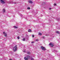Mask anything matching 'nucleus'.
<instances>
[{
    "label": "nucleus",
    "instance_id": "nucleus-15",
    "mask_svg": "<svg viewBox=\"0 0 60 60\" xmlns=\"http://www.w3.org/2000/svg\"><path fill=\"white\" fill-rule=\"evenodd\" d=\"M46 50V48H45L44 47V49L42 50Z\"/></svg>",
    "mask_w": 60,
    "mask_h": 60
},
{
    "label": "nucleus",
    "instance_id": "nucleus-11",
    "mask_svg": "<svg viewBox=\"0 0 60 60\" xmlns=\"http://www.w3.org/2000/svg\"><path fill=\"white\" fill-rule=\"evenodd\" d=\"M44 48V47H43L42 46H41V48L42 50V49H43Z\"/></svg>",
    "mask_w": 60,
    "mask_h": 60
},
{
    "label": "nucleus",
    "instance_id": "nucleus-9",
    "mask_svg": "<svg viewBox=\"0 0 60 60\" xmlns=\"http://www.w3.org/2000/svg\"><path fill=\"white\" fill-rule=\"evenodd\" d=\"M29 3H30V4H32V3H33V2H32V1H29Z\"/></svg>",
    "mask_w": 60,
    "mask_h": 60
},
{
    "label": "nucleus",
    "instance_id": "nucleus-24",
    "mask_svg": "<svg viewBox=\"0 0 60 60\" xmlns=\"http://www.w3.org/2000/svg\"><path fill=\"white\" fill-rule=\"evenodd\" d=\"M34 41H32L31 42L32 43H34Z\"/></svg>",
    "mask_w": 60,
    "mask_h": 60
},
{
    "label": "nucleus",
    "instance_id": "nucleus-27",
    "mask_svg": "<svg viewBox=\"0 0 60 60\" xmlns=\"http://www.w3.org/2000/svg\"><path fill=\"white\" fill-rule=\"evenodd\" d=\"M51 8H49V10H51Z\"/></svg>",
    "mask_w": 60,
    "mask_h": 60
},
{
    "label": "nucleus",
    "instance_id": "nucleus-7",
    "mask_svg": "<svg viewBox=\"0 0 60 60\" xmlns=\"http://www.w3.org/2000/svg\"><path fill=\"white\" fill-rule=\"evenodd\" d=\"M56 33H57V34H60V32H59L57 31H56Z\"/></svg>",
    "mask_w": 60,
    "mask_h": 60
},
{
    "label": "nucleus",
    "instance_id": "nucleus-1",
    "mask_svg": "<svg viewBox=\"0 0 60 60\" xmlns=\"http://www.w3.org/2000/svg\"><path fill=\"white\" fill-rule=\"evenodd\" d=\"M17 45H15V46L13 48V49L14 51H16L17 50Z\"/></svg>",
    "mask_w": 60,
    "mask_h": 60
},
{
    "label": "nucleus",
    "instance_id": "nucleus-26",
    "mask_svg": "<svg viewBox=\"0 0 60 60\" xmlns=\"http://www.w3.org/2000/svg\"><path fill=\"white\" fill-rule=\"evenodd\" d=\"M32 36L33 37H34V35H32Z\"/></svg>",
    "mask_w": 60,
    "mask_h": 60
},
{
    "label": "nucleus",
    "instance_id": "nucleus-5",
    "mask_svg": "<svg viewBox=\"0 0 60 60\" xmlns=\"http://www.w3.org/2000/svg\"><path fill=\"white\" fill-rule=\"evenodd\" d=\"M27 58L28 59V60H29V59H30V57L29 56H27Z\"/></svg>",
    "mask_w": 60,
    "mask_h": 60
},
{
    "label": "nucleus",
    "instance_id": "nucleus-13",
    "mask_svg": "<svg viewBox=\"0 0 60 60\" xmlns=\"http://www.w3.org/2000/svg\"><path fill=\"white\" fill-rule=\"evenodd\" d=\"M28 32H31V30L30 29H29Z\"/></svg>",
    "mask_w": 60,
    "mask_h": 60
},
{
    "label": "nucleus",
    "instance_id": "nucleus-4",
    "mask_svg": "<svg viewBox=\"0 0 60 60\" xmlns=\"http://www.w3.org/2000/svg\"><path fill=\"white\" fill-rule=\"evenodd\" d=\"M3 34H4V36L6 37V36H7V34H6V33H5V32H4L3 33Z\"/></svg>",
    "mask_w": 60,
    "mask_h": 60
},
{
    "label": "nucleus",
    "instance_id": "nucleus-29",
    "mask_svg": "<svg viewBox=\"0 0 60 60\" xmlns=\"http://www.w3.org/2000/svg\"><path fill=\"white\" fill-rule=\"evenodd\" d=\"M10 60H12V59H10Z\"/></svg>",
    "mask_w": 60,
    "mask_h": 60
},
{
    "label": "nucleus",
    "instance_id": "nucleus-20",
    "mask_svg": "<svg viewBox=\"0 0 60 60\" xmlns=\"http://www.w3.org/2000/svg\"><path fill=\"white\" fill-rule=\"evenodd\" d=\"M31 60H34V59H33V58H31Z\"/></svg>",
    "mask_w": 60,
    "mask_h": 60
},
{
    "label": "nucleus",
    "instance_id": "nucleus-18",
    "mask_svg": "<svg viewBox=\"0 0 60 60\" xmlns=\"http://www.w3.org/2000/svg\"><path fill=\"white\" fill-rule=\"evenodd\" d=\"M42 38H43V39H45V37H44V36H42Z\"/></svg>",
    "mask_w": 60,
    "mask_h": 60
},
{
    "label": "nucleus",
    "instance_id": "nucleus-23",
    "mask_svg": "<svg viewBox=\"0 0 60 60\" xmlns=\"http://www.w3.org/2000/svg\"><path fill=\"white\" fill-rule=\"evenodd\" d=\"M54 6H55L56 5V4H54Z\"/></svg>",
    "mask_w": 60,
    "mask_h": 60
},
{
    "label": "nucleus",
    "instance_id": "nucleus-12",
    "mask_svg": "<svg viewBox=\"0 0 60 60\" xmlns=\"http://www.w3.org/2000/svg\"><path fill=\"white\" fill-rule=\"evenodd\" d=\"M3 11L4 12H5V9H3Z\"/></svg>",
    "mask_w": 60,
    "mask_h": 60
},
{
    "label": "nucleus",
    "instance_id": "nucleus-30",
    "mask_svg": "<svg viewBox=\"0 0 60 60\" xmlns=\"http://www.w3.org/2000/svg\"><path fill=\"white\" fill-rule=\"evenodd\" d=\"M59 19H57V20H59Z\"/></svg>",
    "mask_w": 60,
    "mask_h": 60
},
{
    "label": "nucleus",
    "instance_id": "nucleus-3",
    "mask_svg": "<svg viewBox=\"0 0 60 60\" xmlns=\"http://www.w3.org/2000/svg\"><path fill=\"white\" fill-rule=\"evenodd\" d=\"M49 45H50L51 47H53V46H54V45L51 43H50L49 44Z\"/></svg>",
    "mask_w": 60,
    "mask_h": 60
},
{
    "label": "nucleus",
    "instance_id": "nucleus-16",
    "mask_svg": "<svg viewBox=\"0 0 60 60\" xmlns=\"http://www.w3.org/2000/svg\"><path fill=\"white\" fill-rule=\"evenodd\" d=\"M14 27L15 28H18V27H16V26H14Z\"/></svg>",
    "mask_w": 60,
    "mask_h": 60
},
{
    "label": "nucleus",
    "instance_id": "nucleus-32",
    "mask_svg": "<svg viewBox=\"0 0 60 60\" xmlns=\"http://www.w3.org/2000/svg\"><path fill=\"white\" fill-rule=\"evenodd\" d=\"M17 55H18L17 54Z\"/></svg>",
    "mask_w": 60,
    "mask_h": 60
},
{
    "label": "nucleus",
    "instance_id": "nucleus-31",
    "mask_svg": "<svg viewBox=\"0 0 60 60\" xmlns=\"http://www.w3.org/2000/svg\"><path fill=\"white\" fill-rule=\"evenodd\" d=\"M21 16H22V15H21Z\"/></svg>",
    "mask_w": 60,
    "mask_h": 60
},
{
    "label": "nucleus",
    "instance_id": "nucleus-19",
    "mask_svg": "<svg viewBox=\"0 0 60 60\" xmlns=\"http://www.w3.org/2000/svg\"><path fill=\"white\" fill-rule=\"evenodd\" d=\"M17 38L18 39H19V36H18L17 37Z\"/></svg>",
    "mask_w": 60,
    "mask_h": 60
},
{
    "label": "nucleus",
    "instance_id": "nucleus-2",
    "mask_svg": "<svg viewBox=\"0 0 60 60\" xmlns=\"http://www.w3.org/2000/svg\"><path fill=\"white\" fill-rule=\"evenodd\" d=\"M0 2L2 3V4H5V2L4 1V0H0Z\"/></svg>",
    "mask_w": 60,
    "mask_h": 60
},
{
    "label": "nucleus",
    "instance_id": "nucleus-10",
    "mask_svg": "<svg viewBox=\"0 0 60 60\" xmlns=\"http://www.w3.org/2000/svg\"><path fill=\"white\" fill-rule=\"evenodd\" d=\"M24 59H25V60H28V59H27V58H26V57H25L24 58Z\"/></svg>",
    "mask_w": 60,
    "mask_h": 60
},
{
    "label": "nucleus",
    "instance_id": "nucleus-6",
    "mask_svg": "<svg viewBox=\"0 0 60 60\" xmlns=\"http://www.w3.org/2000/svg\"><path fill=\"white\" fill-rule=\"evenodd\" d=\"M9 2V3H8V4H16V3H13V2L12 1L11 2Z\"/></svg>",
    "mask_w": 60,
    "mask_h": 60
},
{
    "label": "nucleus",
    "instance_id": "nucleus-14",
    "mask_svg": "<svg viewBox=\"0 0 60 60\" xmlns=\"http://www.w3.org/2000/svg\"><path fill=\"white\" fill-rule=\"evenodd\" d=\"M39 35H42V34H41V33H39Z\"/></svg>",
    "mask_w": 60,
    "mask_h": 60
},
{
    "label": "nucleus",
    "instance_id": "nucleus-8",
    "mask_svg": "<svg viewBox=\"0 0 60 60\" xmlns=\"http://www.w3.org/2000/svg\"><path fill=\"white\" fill-rule=\"evenodd\" d=\"M27 54H29V55H30V54H31V53H30V52H27Z\"/></svg>",
    "mask_w": 60,
    "mask_h": 60
},
{
    "label": "nucleus",
    "instance_id": "nucleus-25",
    "mask_svg": "<svg viewBox=\"0 0 60 60\" xmlns=\"http://www.w3.org/2000/svg\"><path fill=\"white\" fill-rule=\"evenodd\" d=\"M23 52H26V51L25 50H24L23 51Z\"/></svg>",
    "mask_w": 60,
    "mask_h": 60
},
{
    "label": "nucleus",
    "instance_id": "nucleus-22",
    "mask_svg": "<svg viewBox=\"0 0 60 60\" xmlns=\"http://www.w3.org/2000/svg\"><path fill=\"white\" fill-rule=\"evenodd\" d=\"M27 9H30V8L29 7H28L27 8Z\"/></svg>",
    "mask_w": 60,
    "mask_h": 60
},
{
    "label": "nucleus",
    "instance_id": "nucleus-21",
    "mask_svg": "<svg viewBox=\"0 0 60 60\" xmlns=\"http://www.w3.org/2000/svg\"><path fill=\"white\" fill-rule=\"evenodd\" d=\"M36 41H38L39 40H38V39H36Z\"/></svg>",
    "mask_w": 60,
    "mask_h": 60
},
{
    "label": "nucleus",
    "instance_id": "nucleus-28",
    "mask_svg": "<svg viewBox=\"0 0 60 60\" xmlns=\"http://www.w3.org/2000/svg\"><path fill=\"white\" fill-rule=\"evenodd\" d=\"M46 36H47V35H48V34H46Z\"/></svg>",
    "mask_w": 60,
    "mask_h": 60
},
{
    "label": "nucleus",
    "instance_id": "nucleus-17",
    "mask_svg": "<svg viewBox=\"0 0 60 60\" xmlns=\"http://www.w3.org/2000/svg\"><path fill=\"white\" fill-rule=\"evenodd\" d=\"M22 41H25L26 40V39L25 38H23L22 40Z\"/></svg>",
    "mask_w": 60,
    "mask_h": 60
}]
</instances>
